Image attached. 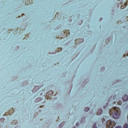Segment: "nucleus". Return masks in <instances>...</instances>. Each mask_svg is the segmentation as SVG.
Instances as JSON below:
<instances>
[{
	"label": "nucleus",
	"mask_w": 128,
	"mask_h": 128,
	"mask_svg": "<svg viewBox=\"0 0 128 128\" xmlns=\"http://www.w3.org/2000/svg\"><path fill=\"white\" fill-rule=\"evenodd\" d=\"M105 118H106V116H102V124H104V122H106Z\"/></svg>",
	"instance_id": "5"
},
{
	"label": "nucleus",
	"mask_w": 128,
	"mask_h": 128,
	"mask_svg": "<svg viewBox=\"0 0 128 128\" xmlns=\"http://www.w3.org/2000/svg\"><path fill=\"white\" fill-rule=\"evenodd\" d=\"M78 124H80L79 123H77V124H76V126H78Z\"/></svg>",
	"instance_id": "13"
},
{
	"label": "nucleus",
	"mask_w": 128,
	"mask_h": 128,
	"mask_svg": "<svg viewBox=\"0 0 128 128\" xmlns=\"http://www.w3.org/2000/svg\"><path fill=\"white\" fill-rule=\"evenodd\" d=\"M92 128H98V126H96V124H95L94 125Z\"/></svg>",
	"instance_id": "11"
},
{
	"label": "nucleus",
	"mask_w": 128,
	"mask_h": 128,
	"mask_svg": "<svg viewBox=\"0 0 128 128\" xmlns=\"http://www.w3.org/2000/svg\"><path fill=\"white\" fill-rule=\"evenodd\" d=\"M122 101H120L118 102V104H120V106L122 104Z\"/></svg>",
	"instance_id": "12"
},
{
	"label": "nucleus",
	"mask_w": 128,
	"mask_h": 128,
	"mask_svg": "<svg viewBox=\"0 0 128 128\" xmlns=\"http://www.w3.org/2000/svg\"><path fill=\"white\" fill-rule=\"evenodd\" d=\"M88 110H90V108H88V107H86V108H84V112H88Z\"/></svg>",
	"instance_id": "7"
},
{
	"label": "nucleus",
	"mask_w": 128,
	"mask_h": 128,
	"mask_svg": "<svg viewBox=\"0 0 128 128\" xmlns=\"http://www.w3.org/2000/svg\"><path fill=\"white\" fill-rule=\"evenodd\" d=\"M36 88H37V90H38V89L40 88L38 87V86H36L34 88V90H36Z\"/></svg>",
	"instance_id": "10"
},
{
	"label": "nucleus",
	"mask_w": 128,
	"mask_h": 128,
	"mask_svg": "<svg viewBox=\"0 0 128 128\" xmlns=\"http://www.w3.org/2000/svg\"><path fill=\"white\" fill-rule=\"evenodd\" d=\"M116 126V123L110 120H108L106 122V126L107 128H114Z\"/></svg>",
	"instance_id": "2"
},
{
	"label": "nucleus",
	"mask_w": 128,
	"mask_h": 128,
	"mask_svg": "<svg viewBox=\"0 0 128 128\" xmlns=\"http://www.w3.org/2000/svg\"><path fill=\"white\" fill-rule=\"evenodd\" d=\"M104 108H106V106H104Z\"/></svg>",
	"instance_id": "14"
},
{
	"label": "nucleus",
	"mask_w": 128,
	"mask_h": 128,
	"mask_svg": "<svg viewBox=\"0 0 128 128\" xmlns=\"http://www.w3.org/2000/svg\"><path fill=\"white\" fill-rule=\"evenodd\" d=\"M122 100L123 102H128V96L126 94H124L122 97Z\"/></svg>",
	"instance_id": "3"
},
{
	"label": "nucleus",
	"mask_w": 128,
	"mask_h": 128,
	"mask_svg": "<svg viewBox=\"0 0 128 128\" xmlns=\"http://www.w3.org/2000/svg\"><path fill=\"white\" fill-rule=\"evenodd\" d=\"M96 114L98 116H100V114H102V108L99 109L98 110V112Z\"/></svg>",
	"instance_id": "4"
},
{
	"label": "nucleus",
	"mask_w": 128,
	"mask_h": 128,
	"mask_svg": "<svg viewBox=\"0 0 128 128\" xmlns=\"http://www.w3.org/2000/svg\"><path fill=\"white\" fill-rule=\"evenodd\" d=\"M36 102H40V100H42V98H36Z\"/></svg>",
	"instance_id": "8"
},
{
	"label": "nucleus",
	"mask_w": 128,
	"mask_h": 128,
	"mask_svg": "<svg viewBox=\"0 0 128 128\" xmlns=\"http://www.w3.org/2000/svg\"><path fill=\"white\" fill-rule=\"evenodd\" d=\"M124 128H128V124H125L124 126Z\"/></svg>",
	"instance_id": "9"
},
{
	"label": "nucleus",
	"mask_w": 128,
	"mask_h": 128,
	"mask_svg": "<svg viewBox=\"0 0 128 128\" xmlns=\"http://www.w3.org/2000/svg\"><path fill=\"white\" fill-rule=\"evenodd\" d=\"M109 114L110 116H112L113 118H120V110L118 107H114L110 110Z\"/></svg>",
	"instance_id": "1"
},
{
	"label": "nucleus",
	"mask_w": 128,
	"mask_h": 128,
	"mask_svg": "<svg viewBox=\"0 0 128 128\" xmlns=\"http://www.w3.org/2000/svg\"><path fill=\"white\" fill-rule=\"evenodd\" d=\"M127 6H128V4H127L126 3V4H124V6H121L120 8H121L122 10H124V8H126Z\"/></svg>",
	"instance_id": "6"
},
{
	"label": "nucleus",
	"mask_w": 128,
	"mask_h": 128,
	"mask_svg": "<svg viewBox=\"0 0 128 128\" xmlns=\"http://www.w3.org/2000/svg\"><path fill=\"white\" fill-rule=\"evenodd\" d=\"M124 56H126V54L124 55Z\"/></svg>",
	"instance_id": "15"
}]
</instances>
